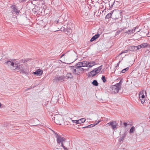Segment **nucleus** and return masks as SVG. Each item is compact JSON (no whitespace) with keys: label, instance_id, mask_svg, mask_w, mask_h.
Masks as SVG:
<instances>
[{"label":"nucleus","instance_id":"1","mask_svg":"<svg viewBox=\"0 0 150 150\" xmlns=\"http://www.w3.org/2000/svg\"><path fill=\"white\" fill-rule=\"evenodd\" d=\"M52 131L55 135L57 144L61 145L62 147H63L64 150H68V149L66 146V144L67 143H68V142H66V139L61 135L58 134L54 131Z\"/></svg>","mask_w":150,"mask_h":150},{"label":"nucleus","instance_id":"2","mask_svg":"<svg viewBox=\"0 0 150 150\" xmlns=\"http://www.w3.org/2000/svg\"><path fill=\"white\" fill-rule=\"evenodd\" d=\"M14 70L17 72H20L25 75L28 74L29 71V69L27 67L25 68L24 66L22 64L16 66Z\"/></svg>","mask_w":150,"mask_h":150},{"label":"nucleus","instance_id":"3","mask_svg":"<svg viewBox=\"0 0 150 150\" xmlns=\"http://www.w3.org/2000/svg\"><path fill=\"white\" fill-rule=\"evenodd\" d=\"M122 82V80H121L119 83H117L115 85L111 86L110 89L111 93H118L121 88V85Z\"/></svg>","mask_w":150,"mask_h":150},{"label":"nucleus","instance_id":"4","mask_svg":"<svg viewBox=\"0 0 150 150\" xmlns=\"http://www.w3.org/2000/svg\"><path fill=\"white\" fill-rule=\"evenodd\" d=\"M54 116H53L52 119L54 120V121L58 125H60L63 122V118L61 115H54Z\"/></svg>","mask_w":150,"mask_h":150},{"label":"nucleus","instance_id":"5","mask_svg":"<svg viewBox=\"0 0 150 150\" xmlns=\"http://www.w3.org/2000/svg\"><path fill=\"white\" fill-rule=\"evenodd\" d=\"M117 124L116 122L115 121H114L109 122L107 124V125L111 126L113 129L115 130L117 129Z\"/></svg>","mask_w":150,"mask_h":150},{"label":"nucleus","instance_id":"6","mask_svg":"<svg viewBox=\"0 0 150 150\" xmlns=\"http://www.w3.org/2000/svg\"><path fill=\"white\" fill-rule=\"evenodd\" d=\"M65 79V77L64 75L61 76L58 75L55 77V80L57 81H60V82H62L64 81Z\"/></svg>","mask_w":150,"mask_h":150},{"label":"nucleus","instance_id":"7","mask_svg":"<svg viewBox=\"0 0 150 150\" xmlns=\"http://www.w3.org/2000/svg\"><path fill=\"white\" fill-rule=\"evenodd\" d=\"M76 66L77 67V74L79 75L81 73H82L85 70V69L82 68L80 66L76 65Z\"/></svg>","mask_w":150,"mask_h":150},{"label":"nucleus","instance_id":"8","mask_svg":"<svg viewBox=\"0 0 150 150\" xmlns=\"http://www.w3.org/2000/svg\"><path fill=\"white\" fill-rule=\"evenodd\" d=\"M85 121L86 119L85 118H81L78 120H72L73 123L77 124H81L85 122Z\"/></svg>","mask_w":150,"mask_h":150},{"label":"nucleus","instance_id":"9","mask_svg":"<svg viewBox=\"0 0 150 150\" xmlns=\"http://www.w3.org/2000/svg\"><path fill=\"white\" fill-rule=\"evenodd\" d=\"M76 65L80 66L81 67H87V61H83L78 62L76 64Z\"/></svg>","mask_w":150,"mask_h":150},{"label":"nucleus","instance_id":"10","mask_svg":"<svg viewBox=\"0 0 150 150\" xmlns=\"http://www.w3.org/2000/svg\"><path fill=\"white\" fill-rule=\"evenodd\" d=\"M113 11V13H112V18L114 19H117L119 18L120 13L116 11Z\"/></svg>","mask_w":150,"mask_h":150},{"label":"nucleus","instance_id":"11","mask_svg":"<svg viewBox=\"0 0 150 150\" xmlns=\"http://www.w3.org/2000/svg\"><path fill=\"white\" fill-rule=\"evenodd\" d=\"M43 71L42 70L38 69L35 71L33 72V74L34 75H35L37 76H40L42 74Z\"/></svg>","mask_w":150,"mask_h":150},{"label":"nucleus","instance_id":"12","mask_svg":"<svg viewBox=\"0 0 150 150\" xmlns=\"http://www.w3.org/2000/svg\"><path fill=\"white\" fill-rule=\"evenodd\" d=\"M13 60L10 59L8 61L6 62H5V64H6V65L8 66H12L13 67H14L15 64L13 62Z\"/></svg>","mask_w":150,"mask_h":150},{"label":"nucleus","instance_id":"13","mask_svg":"<svg viewBox=\"0 0 150 150\" xmlns=\"http://www.w3.org/2000/svg\"><path fill=\"white\" fill-rule=\"evenodd\" d=\"M128 50L130 51H134L139 50V49L138 48V46H132L129 47Z\"/></svg>","mask_w":150,"mask_h":150},{"label":"nucleus","instance_id":"14","mask_svg":"<svg viewBox=\"0 0 150 150\" xmlns=\"http://www.w3.org/2000/svg\"><path fill=\"white\" fill-rule=\"evenodd\" d=\"M97 74V72L95 71V70L94 69L88 73V76L92 77L95 76Z\"/></svg>","mask_w":150,"mask_h":150},{"label":"nucleus","instance_id":"15","mask_svg":"<svg viewBox=\"0 0 150 150\" xmlns=\"http://www.w3.org/2000/svg\"><path fill=\"white\" fill-rule=\"evenodd\" d=\"M127 134V133L126 132H125L120 137L119 139V142H123V141H124L125 138L126 137Z\"/></svg>","mask_w":150,"mask_h":150},{"label":"nucleus","instance_id":"16","mask_svg":"<svg viewBox=\"0 0 150 150\" xmlns=\"http://www.w3.org/2000/svg\"><path fill=\"white\" fill-rule=\"evenodd\" d=\"M95 65H96V63L94 61L87 62V67L91 68Z\"/></svg>","mask_w":150,"mask_h":150},{"label":"nucleus","instance_id":"17","mask_svg":"<svg viewBox=\"0 0 150 150\" xmlns=\"http://www.w3.org/2000/svg\"><path fill=\"white\" fill-rule=\"evenodd\" d=\"M100 35L99 33H97V34L95 35L90 40V42H92L95 40L96 39L98 38L99 37Z\"/></svg>","mask_w":150,"mask_h":150},{"label":"nucleus","instance_id":"18","mask_svg":"<svg viewBox=\"0 0 150 150\" xmlns=\"http://www.w3.org/2000/svg\"><path fill=\"white\" fill-rule=\"evenodd\" d=\"M137 28H138L137 27L134 28L132 30H129L128 31H127L126 32H125V33H126L128 34H131V33H133V32L135 31L136 29Z\"/></svg>","mask_w":150,"mask_h":150},{"label":"nucleus","instance_id":"19","mask_svg":"<svg viewBox=\"0 0 150 150\" xmlns=\"http://www.w3.org/2000/svg\"><path fill=\"white\" fill-rule=\"evenodd\" d=\"M147 46V44L146 43H144L141 45H138V48L139 49L142 47H145Z\"/></svg>","mask_w":150,"mask_h":150},{"label":"nucleus","instance_id":"20","mask_svg":"<svg viewBox=\"0 0 150 150\" xmlns=\"http://www.w3.org/2000/svg\"><path fill=\"white\" fill-rule=\"evenodd\" d=\"M102 65H101L100 67L94 69L95 70V71H96L97 72V74H98L100 71V70L102 69Z\"/></svg>","mask_w":150,"mask_h":150},{"label":"nucleus","instance_id":"21","mask_svg":"<svg viewBox=\"0 0 150 150\" xmlns=\"http://www.w3.org/2000/svg\"><path fill=\"white\" fill-rule=\"evenodd\" d=\"M113 13V11H112L111 13H109L106 16V18L107 19H109L111 17H112V13Z\"/></svg>","mask_w":150,"mask_h":150},{"label":"nucleus","instance_id":"22","mask_svg":"<svg viewBox=\"0 0 150 150\" xmlns=\"http://www.w3.org/2000/svg\"><path fill=\"white\" fill-rule=\"evenodd\" d=\"M41 9H40V6H35V8L33 9V10H37V11H39V12H40V11H42V8L41 6Z\"/></svg>","mask_w":150,"mask_h":150},{"label":"nucleus","instance_id":"23","mask_svg":"<svg viewBox=\"0 0 150 150\" xmlns=\"http://www.w3.org/2000/svg\"><path fill=\"white\" fill-rule=\"evenodd\" d=\"M92 84L94 86H97L98 85L99 83L97 81L94 80L92 82Z\"/></svg>","mask_w":150,"mask_h":150},{"label":"nucleus","instance_id":"24","mask_svg":"<svg viewBox=\"0 0 150 150\" xmlns=\"http://www.w3.org/2000/svg\"><path fill=\"white\" fill-rule=\"evenodd\" d=\"M66 77H67L68 79H71L73 77V76L71 73H68Z\"/></svg>","mask_w":150,"mask_h":150},{"label":"nucleus","instance_id":"25","mask_svg":"<svg viewBox=\"0 0 150 150\" xmlns=\"http://www.w3.org/2000/svg\"><path fill=\"white\" fill-rule=\"evenodd\" d=\"M125 28H123V29H121V28H120V30H118V31H117L116 33V35H118V34H120V32L123 31L125 29Z\"/></svg>","mask_w":150,"mask_h":150},{"label":"nucleus","instance_id":"26","mask_svg":"<svg viewBox=\"0 0 150 150\" xmlns=\"http://www.w3.org/2000/svg\"><path fill=\"white\" fill-rule=\"evenodd\" d=\"M67 30L66 31V33H70L71 32V30L70 28V27H69L68 28V27H67Z\"/></svg>","mask_w":150,"mask_h":150},{"label":"nucleus","instance_id":"27","mask_svg":"<svg viewBox=\"0 0 150 150\" xmlns=\"http://www.w3.org/2000/svg\"><path fill=\"white\" fill-rule=\"evenodd\" d=\"M129 67H127L126 68L124 69H122L121 71V72L122 73H125L126 71H128L129 70Z\"/></svg>","mask_w":150,"mask_h":150},{"label":"nucleus","instance_id":"28","mask_svg":"<svg viewBox=\"0 0 150 150\" xmlns=\"http://www.w3.org/2000/svg\"><path fill=\"white\" fill-rule=\"evenodd\" d=\"M135 130V127L134 126H133L131 127V129H130L129 132L131 133H133L134 132Z\"/></svg>","mask_w":150,"mask_h":150},{"label":"nucleus","instance_id":"29","mask_svg":"<svg viewBox=\"0 0 150 150\" xmlns=\"http://www.w3.org/2000/svg\"><path fill=\"white\" fill-rule=\"evenodd\" d=\"M139 99H144L145 96L143 94H140L139 96Z\"/></svg>","mask_w":150,"mask_h":150},{"label":"nucleus","instance_id":"30","mask_svg":"<svg viewBox=\"0 0 150 150\" xmlns=\"http://www.w3.org/2000/svg\"><path fill=\"white\" fill-rule=\"evenodd\" d=\"M60 30L61 31H63L66 32V31L67 30V28H65L64 27H62L60 29Z\"/></svg>","mask_w":150,"mask_h":150},{"label":"nucleus","instance_id":"31","mask_svg":"<svg viewBox=\"0 0 150 150\" xmlns=\"http://www.w3.org/2000/svg\"><path fill=\"white\" fill-rule=\"evenodd\" d=\"M95 125H96L92 124H91L89 125H88L86 127H84L83 128H88V127H90V128L92 127H94V126H95Z\"/></svg>","mask_w":150,"mask_h":150},{"label":"nucleus","instance_id":"32","mask_svg":"<svg viewBox=\"0 0 150 150\" xmlns=\"http://www.w3.org/2000/svg\"><path fill=\"white\" fill-rule=\"evenodd\" d=\"M76 70L77 67L76 66L75 68L74 69V70L72 72H73L74 74H77V72Z\"/></svg>","mask_w":150,"mask_h":150},{"label":"nucleus","instance_id":"33","mask_svg":"<svg viewBox=\"0 0 150 150\" xmlns=\"http://www.w3.org/2000/svg\"><path fill=\"white\" fill-rule=\"evenodd\" d=\"M101 79L104 83H105L106 81L105 77L104 76H102Z\"/></svg>","mask_w":150,"mask_h":150},{"label":"nucleus","instance_id":"34","mask_svg":"<svg viewBox=\"0 0 150 150\" xmlns=\"http://www.w3.org/2000/svg\"><path fill=\"white\" fill-rule=\"evenodd\" d=\"M59 19L58 20L55 21V24L56 26H57L58 25V24H60L61 23H59Z\"/></svg>","mask_w":150,"mask_h":150},{"label":"nucleus","instance_id":"35","mask_svg":"<svg viewBox=\"0 0 150 150\" xmlns=\"http://www.w3.org/2000/svg\"><path fill=\"white\" fill-rule=\"evenodd\" d=\"M13 9L14 10V11H15V12H16L18 13H19V11H17V9L15 7H13Z\"/></svg>","mask_w":150,"mask_h":150},{"label":"nucleus","instance_id":"36","mask_svg":"<svg viewBox=\"0 0 150 150\" xmlns=\"http://www.w3.org/2000/svg\"><path fill=\"white\" fill-rule=\"evenodd\" d=\"M70 67L71 68V70L72 71L74 70V69L76 67V66L74 67V66H70Z\"/></svg>","mask_w":150,"mask_h":150},{"label":"nucleus","instance_id":"37","mask_svg":"<svg viewBox=\"0 0 150 150\" xmlns=\"http://www.w3.org/2000/svg\"><path fill=\"white\" fill-rule=\"evenodd\" d=\"M128 50H125L123 51H122L121 52V53H120L119 54V55H120L121 54H123L124 53H127L128 52Z\"/></svg>","mask_w":150,"mask_h":150},{"label":"nucleus","instance_id":"38","mask_svg":"<svg viewBox=\"0 0 150 150\" xmlns=\"http://www.w3.org/2000/svg\"><path fill=\"white\" fill-rule=\"evenodd\" d=\"M140 100H141V103H142V104H143L144 103V101H145V100H144V99H141V98H140V99H139Z\"/></svg>","mask_w":150,"mask_h":150},{"label":"nucleus","instance_id":"39","mask_svg":"<svg viewBox=\"0 0 150 150\" xmlns=\"http://www.w3.org/2000/svg\"><path fill=\"white\" fill-rule=\"evenodd\" d=\"M123 124L124 125V127H126V126H127V123H126V122H124L123 123Z\"/></svg>","mask_w":150,"mask_h":150},{"label":"nucleus","instance_id":"40","mask_svg":"<svg viewBox=\"0 0 150 150\" xmlns=\"http://www.w3.org/2000/svg\"><path fill=\"white\" fill-rule=\"evenodd\" d=\"M115 2V1L113 0V2H112V4L111 5V7H112L113 6V5H114V4Z\"/></svg>","mask_w":150,"mask_h":150},{"label":"nucleus","instance_id":"41","mask_svg":"<svg viewBox=\"0 0 150 150\" xmlns=\"http://www.w3.org/2000/svg\"><path fill=\"white\" fill-rule=\"evenodd\" d=\"M100 121H101L100 120H98V122H96L95 125H96L98 124Z\"/></svg>","mask_w":150,"mask_h":150},{"label":"nucleus","instance_id":"42","mask_svg":"<svg viewBox=\"0 0 150 150\" xmlns=\"http://www.w3.org/2000/svg\"><path fill=\"white\" fill-rule=\"evenodd\" d=\"M27 0H19V1L21 2H24L26 1Z\"/></svg>","mask_w":150,"mask_h":150},{"label":"nucleus","instance_id":"43","mask_svg":"<svg viewBox=\"0 0 150 150\" xmlns=\"http://www.w3.org/2000/svg\"><path fill=\"white\" fill-rule=\"evenodd\" d=\"M33 11L35 12V13L36 12H38V11H37V10H33Z\"/></svg>","mask_w":150,"mask_h":150},{"label":"nucleus","instance_id":"44","mask_svg":"<svg viewBox=\"0 0 150 150\" xmlns=\"http://www.w3.org/2000/svg\"><path fill=\"white\" fill-rule=\"evenodd\" d=\"M32 88V87H29V88H28L27 90H28V89H31V88Z\"/></svg>","mask_w":150,"mask_h":150},{"label":"nucleus","instance_id":"45","mask_svg":"<svg viewBox=\"0 0 150 150\" xmlns=\"http://www.w3.org/2000/svg\"><path fill=\"white\" fill-rule=\"evenodd\" d=\"M120 62H121V61H119V62L117 64V66H118L119 65L120 63Z\"/></svg>","mask_w":150,"mask_h":150},{"label":"nucleus","instance_id":"46","mask_svg":"<svg viewBox=\"0 0 150 150\" xmlns=\"http://www.w3.org/2000/svg\"><path fill=\"white\" fill-rule=\"evenodd\" d=\"M54 150H59L58 148H56L55 149H54Z\"/></svg>","mask_w":150,"mask_h":150},{"label":"nucleus","instance_id":"47","mask_svg":"<svg viewBox=\"0 0 150 150\" xmlns=\"http://www.w3.org/2000/svg\"><path fill=\"white\" fill-rule=\"evenodd\" d=\"M1 54H0V60L1 59Z\"/></svg>","mask_w":150,"mask_h":150},{"label":"nucleus","instance_id":"48","mask_svg":"<svg viewBox=\"0 0 150 150\" xmlns=\"http://www.w3.org/2000/svg\"><path fill=\"white\" fill-rule=\"evenodd\" d=\"M23 61H24V62H26L27 61H26L25 59H24V60H23Z\"/></svg>","mask_w":150,"mask_h":150},{"label":"nucleus","instance_id":"49","mask_svg":"<svg viewBox=\"0 0 150 150\" xmlns=\"http://www.w3.org/2000/svg\"><path fill=\"white\" fill-rule=\"evenodd\" d=\"M88 69H85V70H87V71H88Z\"/></svg>","mask_w":150,"mask_h":150},{"label":"nucleus","instance_id":"50","mask_svg":"<svg viewBox=\"0 0 150 150\" xmlns=\"http://www.w3.org/2000/svg\"><path fill=\"white\" fill-rule=\"evenodd\" d=\"M2 104L1 103H0V107L1 106Z\"/></svg>","mask_w":150,"mask_h":150},{"label":"nucleus","instance_id":"51","mask_svg":"<svg viewBox=\"0 0 150 150\" xmlns=\"http://www.w3.org/2000/svg\"><path fill=\"white\" fill-rule=\"evenodd\" d=\"M64 55V54H63L62 55L61 57H62Z\"/></svg>","mask_w":150,"mask_h":150},{"label":"nucleus","instance_id":"52","mask_svg":"<svg viewBox=\"0 0 150 150\" xmlns=\"http://www.w3.org/2000/svg\"><path fill=\"white\" fill-rule=\"evenodd\" d=\"M149 52H150V48L149 49V50H148Z\"/></svg>","mask_w":150,"mask_h":150},{"label":"nucleus","instance_id":"53","mask_svg":"<svg viewBox=\"0 0 150 150\" xmlns=\"http://www.w3.org/2000/svg\"><path fill=\"white\" fill-rule=\"evenodd\" d=\"M121 124L122 123V122L121 121H120Z\"/></svg>","mask_w":150,"mask_h":150},{"label":"nucleus","instance_id":"54","mask_svg":"<svg viewBox=\"0 0 150 150\" xmlns=\"http://www.w3.org/2000/svg\"><path fill=\"white\" fill-rule=\"evenodd\" d=\"M58 31V30H56V31Z\"/></svg>","mask_w":150,"mask_h":150}]
</instances>
